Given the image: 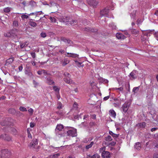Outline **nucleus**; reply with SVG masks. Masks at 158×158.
Listing matches in <instances>:
<instances>
[{"label":"nucleus","instance_id":"1","mask_svg":"<svg viewBox=\"0 0 158 158\" xmlns=\"http://www.w3.org/2000/svg\"><path fill=\"white\" fill-rule=\"evenodd\" d=\"M115 4L113 2H111L104 9L100 11V14L102 16H105L108 18H111V16H109L108 14L110 11V10H113L114 9V7Z\"/></svg>","mask_w":158,"mask_h":158},{"label":"nucleus","instance_id":"2","mask_svg":"<svg viewBox=\"0 0 158 158\" xmlns=\"http://www.w3.org/2000/svg\"><path fill=\"white\" fill-rule=\"evenodd\" d=\"M143 11L142 10H134L130 15L131 18L134 20L136 19L137 18L143 17Z\"/></svg>","mask_w":158,"mask_h":158},{"label":"nucleus","instance_id":"3","mask_svg":"<svg viewBox=\"0 0 158 158\" xmlns=\"http://www.w3.org/2000/svg\"><path fill=\"white\" fill-rule=\"evenodd\" d=\"M65 129L67 130V132L68 135L72 137L77 136V134L76 129L70 127H67Z\"/></svg>","mask_w":158,"mask_h":158},{"label":"nucleus","instance_id":"4","mask_svg":"<svg viewBox=\"0 0 158 158\" xmlns=\"http://www.w3.org/2000/svg\"><path fill=\"white\" fill-rule=\"evenodd\" d=\"M141 31L142 32V35L141 39L143 41H145L148 39V37L150 36L151 33L152 31L150 30H141Z\"/></svg>","mask_w":158,"mask_h":158},{"label":"nucleus","instance_id":"5","mask_svg":"<svg viewBox=\"0 0 158 158\" xmlns=\"http://www.w3.org/2000/svg\"><path fill=\"white\" fill-rule=\"evenodd\" d=\"M106 148L103 147L100 149L99 152L101 153V156L103 158H109L110 157V153L107 151H106Z\"/></svg>","mask_w":158,"mask_h":158},{"label":"nucleus","instance_id":"6","mask_svg":"<svg viewBox=\"0 0 158 158\" xmlns=\"http://www.w3.org/2000/svg\"><path fill=\"white\" fill-rule=\"evenodd\" d=\"M78 108V105L77 103L76 102H75L74 103L73 105V108L70 110V111L68 113L66 114H65L63 112L61 113L60 112H59L58 113L59 114L61 115V116L65 117H67V115L69 114H70L71 113H72L73 111L75 110H77Z\"/></svg>","mask_w":158,"mask_h":158},{"label":"nucleus","instance_id":"7","mask_svg":"<svg viewBox=\"0 0 158 158\" xmlns=\"http://www.w3.org/2000/svg\"><path fill=\"white\" fill-rule=\"evenodd\" d=\"M64 75L65 77L64 78V81L66 83L70 84H74V82L70 78V75L68 72H65L64 73Z\"/></svg>","mask_w":158,"mask_h":158},{"label":"nucleus","instance_id":"8","mask_svg":"<svg viewBox=\"0 0 158 158\" xmlns=\"http://www.w3.org/2000/svg\"><path fill=\"white\" fill-rule=\"evenodd\" d=\"M2 157H5L6 158H9L10 156L11 153L8 150L6 149L2 150L1 151Z\"/></svg>","mask_w":158,"mask_h":158},{"label":"nucleus","instance_id":"9","mask_svg":"<svg viewBox=\"0 0 158 158\" xmlns=\"http://www.w3.org/2000/svg\"><path fill=\"white\" fill-rule=\"evenodd\" d=\"M88 4L93 7H96L98 4V2L95 0H87Z\"/></svg>","mask_w":158,"mask_h":158},{"label":"nucleus","instance_id":"10","mask_svg":"<svg viewBox=\"0 0 158 158\" xmlns=\"http://www.w3.org/2000/svg\"><path fill=\"white\" fill-rule=\"evenodd\" d=\"M129 105L128 103H125L122 106V109L123 112L124 113H126L127 111L129 108Z\"/></svg>","mask_w":158,"mask_h":158},{"label":"nucleus","instance_id":"11","mask_svg":"<svg viewBox=\"0 0 158 158\" xmlns=\"http://www.w3.org/2000/svg\"><path fill=\"white\" fill-rule=\"evenodd\" d=\"M0 138L7 141H10L11 140V138L9 136L6 134H2L0 135Z\"/></svg>","mask_w":158,"mask_h":158},{"label":"nucleus","instance_id":"12","mask_svg":"<svg viewBox=\"0 0 158 158\" xmlns=\"http://www.w3.org/2000/svg\"><path fill=\"white\" fill-rule=\"evenodd\" d=\"M38 140L37 139H33L31 142L30 144H29V146L30 147L34 148L35 146L38 144Z\"/></svg>","mask_w":158,"mask_h":158},{"label":"nucleus","instance_id":"13","mask_svg":"<svg viewBox=\"0 0 158 158\" xmlns=\"http://www.w3.org/2000/svg\"><path fill=\"white\" fill-rule=\"evenodd\" d=\"M137 71L135 70H133L130 74V78L132 79H135L136 78V74Z\"/></svg>","mask_w":158,"mask_h":158},{"label":"nucleus","instance_id":"14","mask_svg":"<svg viewBox=\"0 0 158 158\" xmlns=\"http://www.w3.org/2000/svg\"><path fill=\"white\" fill-rule=\"evenodd\" d=\"M55 132L56 136L59 137H61L64 135L63 131H59L57 130H55Z\"/></svg>","mask_w":158,"mask_h":158},{"label":"nucleus","instance_id":"15","mask_svg":"<svg viewBox=\"0 0 158 158\" xmlns=\"http://www.w3.org/2000/svg\"><path fill=\"white\" fill-rule=\"evenodd\" d=\"M116 36L118 39L123 40L126 38V37L123 34L119 33H117L116 34Z\"/></svg>","mask_w":158,"mask_h":158},{"label":"nucleus","instance_id":"16","mask_svg":"<svg viewBox=\"0 0 158 158\" xmlns=\"http://www.w3.org/2000/svg\"><path fill=\"white\" fill-rule=\"evenodd\" d=\"M43 14L44 13L42 11H36L35 12L31 13L30 14L28 15H35L36 16H38L39 15H43Z\"/></svg>","mask_w":158,"mask_h":158},{"label":"nucleus","instance_id":"17","mask_svg":"<svg viewBox=\"0 0 158 158\" xmlns=\"http://www.w3.org/2000/svg\"><path fill=\"white\" fill-rule=\"evenodd\" d=\"M47 83L49 85H52L54 84V82L51 79L50 77L46 78Z\"/></svg>","mask_w":158,"mask_h":158},{"label":"nucleus","instance_id":"18","mask_svg":"<svg viewBox=\"0 0 158 158\" xmlns=\"http://www.w3.org/2000/svg\"><path fill=\"white\" fill-rule=\"evenodd\" d=\"M109 114L110 116L114 118H115L116 117V113L113 109H111L109 110Z\"/></svg>","mask_w":158,"mask_h":158},{"label":"nucleus","instance_id":"19","mask_svg":"<svg viewBox=\"0 0 158 158\" xmlns=\"http://www.w3.org/2000/svg\"><path fill=\"white\" fill-rule=\"evenodd\" d=\"M146 125V123L145 122H142L138 123L136 126L141 128H144Z\"/></svg>","mask_w":158,"mask_h":158},{"label":"nucleus","instance_id":"20","mask_svg":"<svg viewBox=\"0 0 158 158\" xmlns=\"http://www.w3.org/2000/svg\"><path fill=\"white\" fill-rule=\"evenodd\" d=\"M64 106L60 102H58L57 104V109L58 110L61 109Z\"/></svg>","mask_w":158,"mask_h":158},{"label":"nucleus","instance_id":"21","mask_svg":"<svg viewBox=\"0 0 158 158\" xmlns=\"http://www.w3.org/2000/svg\"><path fill=\"white\" fill-rule=\"evenodd\" d=\"M64 126L62 124H59L57 125L55 130H57L59 131H63Z\"/></svg>","mask_w":158,"mask_h":158},{"label":"nucleus","instance_id":"22","mask_svg":"<svg viewBox=\"0 0 158 158\" xmlns=\"http://www.w3.org/2000/svg\"><path fill=\"white\" fill-rule=\"evenodd\" d=\"M135 148L138 150H140L141 148L140 143L139 142H137L136 143L135 145Z\"/></svg>","mask_w":158,"mask_h":158},{"label":"nucleus","instance_id":"23","mask_svg":"<svg viewBox=\"0 0 158 158\" xmlns=\"http://www.w3.org/2000/svg\"><path fill=\"white\" fill-rule=\"evenodd\" d=\"M87 158H100V156L97 154H95L92 156L90 155H88L87 156Z\"/></svg>","mask_w":158,"mask_h":158},{"label":"nucleus","instance_id":"24","mask_svg":"<svg viewBox=\"0 0 158 158\" xmlns=\"http://www.w3.org/2000/svg\"><path fill=\"white\" fill-rule=\"evenodd\" d=\"M33 20L32 19H31L30 21L29 22V25L32 27H35L36 26V23L32 21Z\"/></svg>","mask_w":158,"mask_h":158},{"label":"nucleus","instance_id":"25","mask_svg":"<svg viewBox=\"0 0 158 158\" xmlns=\"http://www.w3.org/2000/svg\"><path fill=\"white\" fill-rule=\"evenodd\" d=\"M14 60V57H11L6 60V63L7 64H10L13 62Z\"/></svg>","mask_w":158,"mask_h":158},{"label":"nucleus","instance_id":"26","mask_svg":"<svg viewBox=\"0 0 158 158\" xmlns=\"http://www.w3.org/2000/svg\"><path fill=\"white\" fill-rule=\"evenodd\" d=\"M109 134L114 138H117L119 135V134H115L113 133L111 131H109Z\"/></svg>","mask_w":158,"mask_h":158},{"label":"nucleus","instance_id":"27","mask_svg":"<svg viewBox=\"0 0 158 158\" xmlns=\"http://www.w3.org/2000/svg\"><path fill=\"white\" fill-rule=\"evenodd\" d=\"M94 144V142L93 141L91 142L90 144L86 145L85 147V148L86 149L88 150L89 148H91L93 145Z\"/></svg>","mask_w":158,"mask_h":158},{"label":"nucleus","instance_id":"28","mask_svg":"<svg viewBox=\"0 0 158 158\" xmlns=\"http://www.w3.org/2000/svg\"><path fill=\"white\" fill-rule=\"evenodd\" d=\"M143 18H141L140 17L138 18L137 21V23L138 24H140L143 21Z\"/></svg>","mask_w":158,"mask_h":158},{"label":"nucleus","instance_id":"29","mask_svg":"<svg viewBox=\"0 0 158 158\" xmlns=\"http://www.w3.org/2000/svg\"><path fill=\"white\" fill-rule=\"evenodd\" d=\"M31 131V129L30 128H29L27 129V133L28 134V138L31 139L32 138V136L31 133H30V131Z\"/></svg>","mask_w":158,"mask_h":158},{"label":"nucleus","instance_id":"30","mask_svg":"<svg viewBox=\"0 0 158 158\" xmlns=\"http://www.w3.org/2000/svg\"><path fill=\"white\" fill-rule=\"evenodd\" d=\"M37 73L39 75H41L43 74L44 75V73H45V70L44 69H41L40 70H39L37 72Z\"/></svg>","mask_w":158,"mask_h":158},{"label":"nucleus","instance_id":"31","mask_svg":"<svg viewBox=\"0 0 158 158\" xmlns=\"http://www.w3.org/2000/svg\"><path fill=\"white\" fill-rule=\"evenodd\" d=\"M139 86L135 87L133 88L132 89V92H134V94L137 93L139 90Z\"/></svg>","mask_w":158,"mask_h":158},{"label":"nucleus","instance_id":"32","mask_svg":"<svg viewBox=\"0 0 158 158\" xmlns=\"http://www.w3.org/2000/svg\"><path fill=\"white\" fill-rule=\"evenodd\" d=\"M60 156L59 153H56L55 154L52 155L50 156L51 158H58Z\"/></svg>","mask_w":158,"mask_h":158},{"label":"nucleus","instance_id":"33","mask_svg":"<svg viewBox=\"0 0 158 158\" xmlns=\"http://www.w3.org/2000/svg\"><path fill=\"white\" fill-rule=\"evenodd\" d=\"M75 62L76 63V64L78 67H80L81 66H83L84 65H81L82 64V62H79L77 60H75Z\"/></svg>","mask_w":158,"mask_h":158},{"label":"nucleus","instance_id":"34","mask_svg":"<svg viewBox=\"0 0 158 158\" xmlns=\"http://www.w3.org/2000/svg\"><path fill=\"white\" fill-rule=\"evenodd\" d=\"M11 8L7 7L3 9V11L6 13H8L10 11Z\"/></svg>","mask_w":158,"mask_h":158},{"label":"nucleus","instance_id":"35","mask_svg":"<svg viewBox=\"0 0 158 158\" xmlns=\"http://www.w3.org/2000/svg\"><path fill=\"white\" fill-rule=\"evenodd\" d=\"M131 33L133 34L136 35L139 33V31L135 29H132L131 30Z\"/></svg>","mask_w":158,"mask_h":158},{"label":"nucleus","instance_id":"36","mask_svg":"<svg viewBox=\"0 0 158 158\" xmlns=\"http://www.w3.org/2000/svg\"><path fill=\"white\" fill-rule=\"evenodd\" d=\"M69 62V61L68 60L65 59L62 63V65L63 66H65Z\"/></svg>","mask_w":158,"mask_h":158},{"label":"nucleus","instance_id":"37","mask_svg":"<svg viewBox=\"0 0 158 158\" xmlns=\"http://www.w3.org/2000/svg\"><path fill=\"white\" fill-rule=\"evenodd\" d=\"M53 90L57 93H59L60 90V89L58 88L57 86H54L53 87Z\"/></svg>","mask_w":158,"mask_h":158},{"label":"nucleus","instance_id":"38","mask_svg":"<svg viewBox=\"0 0 158 158\" xmlns=\"http://www.w3.org/2000/svg\"><path fill=\"white\" fill-rule=\"evenodd\" d=\"M110 27L113 29H115L116 28V26L114 23H112L110 24Z\"/></svg>","mask_w":158,"mask_h":158},{"label":"nucleus","instance_id":"39","mask_svg":"<svg viewBox=\"0 0 158 158\" xmlns=\"http://www.w3.org/2000/svg\"><path fill=\"white\" fill-rule=\"evenodd\" d=\"M25 14H26V13H25L22 14V15L21 16V18L22 19H27L28 18V15H26Z\"/></svg>","mask_w":158,"mask_h":158},{"label":"nucleus","instance_id":"40","mask_svg":"<svg viewBox=\"0 0 158 158\" xmlns=\"http://www.w3.org/2000/svg\"><path fill=\"white\" fill-rule=\"evenodd\" d=\"M93 139H89V138H85L83 140V142L85 143H88V142H90Z\"/></svg>","mask_w":158,"mask_h":158},{"label":"nucleus","instance_id":"41","mask_svg":"<svg viewBox=\"0 0 158 158\" xmlns=\"http://www.w3.org/2000/svg\"><path fill=\"white\" fill-rule=\"evenodd\" d=\"M71 56H69V57H72L73 58H76L78 57V55L77 54L71 53Z\"/></svg>","mask_w":158,"mask_h":158},{"label":"nucleus","instance_id":"42","mask_svg":"<svg viewBox=\"0 0 158 158\" xmlns=\"http://www.w3.org/2000/svg\"><path fill=\"white\" fill-rule=\"evenodd\" d=\"M19 110L22 111H26L27 110L26 108L24 107L20 106L19 108Z\"/></svg>","mask_w":158,"mask_h":158},{"label":"nucleus","instance_id":"43","mask_svg":"<svg viewBox=\"0 0 158 158\" xmlns=\"http://www.w3.org/2000/svg\"><path fill=\"white\" fill-rule=\"evenodd\" d=\"M62 40L65 43H68V44L70 43L71 42V41L65 38H63L62 39Z\"/></svg>","mask_w":158,"mask_h":158},{"label":"nucleus","instance_id":"44","mask_svg":"<svg viewBox=\"0 0 158 158\" xmlns=\"http://www.w3.org/2000/svg\"><path fill=\"white\" fill-rule=\"evenodd\" d=\"M112 140V138L111 136L110 135H108L105 138V140H106V141H111Z\"/></svg>","mask_w":158,"mask_h":158},{"label":"nucleus","instance_id":"45","mask_svg":"<svg viewBox=\"0 0 158 158\" xmlns=\"http://www.w3.org/2000/svg\"><path fill=\"white\" fill-rule=\"evenodd\" d=\"M25 74L29 76H31L32 75V73L31 72L28 70H25Z\"/></svg>","mask_w":158,"mask_h":158},{"label":"nucleus","instance_id":"46","mask_svg":"<svg viewBox=\"0 0 158 158\" xmlns=\"http://www.w3.org/2000/svg\"><path fill=\"white\" fill-rule=\"evenodd\" d=\"M28 112H29V113L31 115H32L34 112V110H33L31 108H30L28 110Z\"/></svg>","mask_w":158,"mask_h":158},{"label":"nucleus","instance_id":"47","mask_svg":"<svg viewBox=\"0 0 158 158\" xmlns=\"http://www.w3.org/2000/svg\"><path fill=\"white\" fill-rule=\"evenodd\" d=\"M13 26L15 27H17L18 26V23L17 21H14L13 22Z\"/></svg>","mask_w":158,"mask_h":158},{"label":"nucleus","instance_id":"48","mask_svg":"<svg viewBox=\"0 0 158 158\" xmlns=\"http://www.w3.org/2000/svg\"><path fill=\"white\" fill-rule=\"evenodd\" d=\"M154 14L155 15L154 17L156 18L157 19V20H158V10H156L155 11Z\"/></svg>","mask_w":158,"mask_h":158},{"label":"nucleus","instance_id":"49","mask_svg":"<svg viewBox=\"0 0 158 158\" xmlns=\"http://www.w3.org/2000/svg\"><path fill=\"white\" fill-rule=\"evenodd\" d=\"M27 46V45L26 44V43H23L21 44L20 45V47L21 48H23L25 47H26Z\"/></svg>","mask_w":158,"mask_h":158},{"label":"nucleus","instance_id":"50","mask_svg":"<svg viewBox=\"0 0 158 158\" xmlns=\"http://www.w3.org/2000/svg\"><path fill=\"white\" fill-rule=\"evenodd\" d=\"M35 124L34 123L31 122L30 123V127L31 128L34 127L35 126Z\"/></svg>","mask_w":158,"mask_h":158},{"label":"nucleus","instance_id":"51","mask_svg":"<svg viewBox=\"0 0 158 158\" xmlns=\"http://www.w3.org/2000/svg\"><path fill=\"white\" fill-rule=\"evenodd\" d=\"M155 37L156 39L158 41V31L155 33Z\"/></svg>","mask_w":158,"mask_h":158},{"label":"nucleus","instance_id":"52","mask_svg":"<svg viewBox=\"0 0 158 158\" xmlns=\"http://www.w3.org/2000/svg\"><path fill=\"white\" fill-rule=\"evenodd\" d=\"M70 23H69L71 24V25H73V24H74V23H76L77 21L76 20H72L70 21Z\"/></svg>","mask_w":158,"mask_h":158},{"label":"nucleus","instance_id":"53","mask_svg":"<svg viewBox=\"0 0 158 158\" xmlns=\"http://www.w3.org/2000/svg\"><path fill=\"white\" fill-rule=\"evenodd\" d=\"M40 35L43 38H44L46 36V33L44 32H42L40 34Z\"/></svg>","mask_w":158,"mask_h":158},{"label":"nucleus","instance_id":"54","mask_svg":"<svg viewBox=\"0 0 158 158\" xmlns=\"http://www.w3.org/2000/svg\"><path fill=\"white\" fill-rule=\"evenodd\" d=\"M50 19L52 22H55V19L54 18H53L52 17H50Z\"/></svg>","mask_w":158,"mask_h":158},{"label":"nucleus","instance_id":"55","mask_svg":"<svg viewBox=\"0 0 158 158\" xmlns=\"http://www.w3.org/2000/svg\"><path fill=\"white\" fill-rule=\"evenodd\" d=\"M123 89V88L122 87H120L118 88V90L122 92Z\"/></svg>","mask_w":158,"mask_h":158},{"label":"nucleus","instance_id":"56","mask_svg":"<svg viewBox=\"0 0 158 158\" xmlns=\"http://www.w3.org/2000/svg\"><path fill=\"white\" fill-rule=\"evenodd\" d=\"M153 157L154 158H158V153H157V152L155 153L153 155Z\"/></svg>","mask_w":158,"mask_h":158},{"label":"nucleus","instance_id":"57","mask_svg":"<svg viewBox=\"0 0 158 158\" xmlns=\"http://www.w3.org/2000/svg\"><path fill=\"white\" fill-rule=\"evenodd\" d=\"M9 111L10 113L13 112V113H14L15 112V110L13 109H10L9 110Z\"/></svg>","mask_w":158,"mask_h":158},{"label":"nucleus","instance_id":"58","mask_svg":"<svg viewBox=\"0 0 158 158\" xmlns=\"http://www.w3.org/2000/svg\"><path fill=\"white\" fill-rule=\"evenodd\" d=\"M31 55L32 57L33 58H35L36 56L35 54V52H31Z\"/></svg>","mask_w":158,"mask_h":158},{"label":"nucleus","instance_id":"59","mask_svg":"<svg viewBox=\"0 0 158 158\" xmlns=\"http://www.w3.org/2000/svg\"><path fill=\"white\" fill-rule=\"evenodd\" d=\"M23 69V66L22 65H21L19 67V72H21L22 71Z\"/></svg>","mask_w":158,"mask_h":158},{"label":"nucleus","instance_id":"60","mask_svg":"<svg viewBox=\"0 0 158 158\" xmlns=\"http://www.w3.org/2000/svg\"><path fill=\"white\" fill-rule=\"evenodd\" d=\"M110 98V96H108L104 98L103 100L106 101L107 100Z\"/></svg>","mask_w":158,"mask_h":158},{"label":"nucleus","instance_id":"61","mask_svg":"<svg viewBox=\"0 0 158 158\" xmlns=\"http://www.w3.org/2000/svg\"><path fill=\"white\" fill-rule=\"evenodd\" d=\"M45 73H44V76H46L47 75H51V74L50 73L47 72L46 70H45Z\"/></svg>","mask_w":158,"mask_h":158},{"label":"nucleus","instance_id":"62","mask_svg":"<svg viewBox=\"0 0 158 158\" xmlns=\"http://www.w3.org/2000/svg\"><path fill=\"white\" fill-rule=\"evenodd\" d=\"M157 129V128L154 127L151 129V131L152 132V131H156Z\"/></svg>","mask_w":158,"mask_h":158},{"label":"nucleus","instance_id":"63","mask_svg":"<svg viewBox=\"0 0 158 158\" xmlns=\"http://www.w3.org/2000/svg\"><path fill=\"white\" fill-rule=\"evenodd\" d=\"M11 130L13 132L14 134H15V132H16V130L14 128H11Z\"/></svg>","mask_w":158,"mask_h":158},{"label":"nucleus","instance_id":"64","mask_svg":"<svg viewBox=\"0 0 158 158\" xmlns=\"http://www.w3.org/2000/svg\"><path fill=\"white\" fill-rule=\"evenodd\" d=\"M59 52L61 54H63L64 53V51L63 50L61 49L59 51Z\"/></svg>","mask_w":158,"mask_h":158}]
</instances>
